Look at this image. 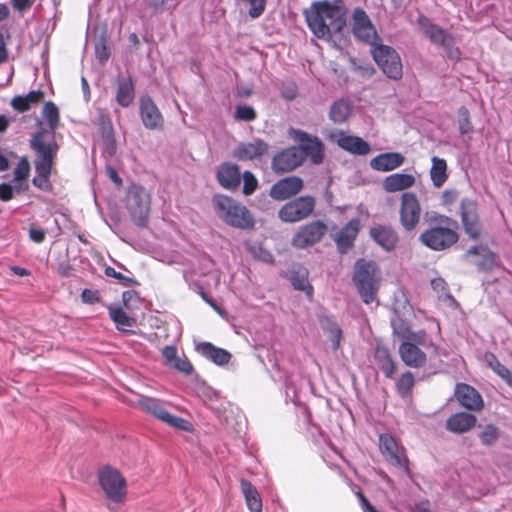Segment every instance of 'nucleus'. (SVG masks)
Instances as JSON below:
<instances>
[{
    "instance_id": "5fc2aeb1",
    "label": "nucleus",
    "mask_w": 512,
    "mask_h": 512,
    "mask_svg": "<svg viewBox=\"0 0 512 512\" xmlns=\"http://www.w3.org/2000/svg\"><path fill=\"white\" fill-rule=\"evenodd\" d=\"M243 1L250 6L249 10H248V15L252 19L259 18L265 11L267 0H243Z\"/></svg>"
},
{
    "instance_id": "13d9d810",
    "label": "nucleus",
    "mask_w": 512,
    "mask_h": 512,
    "mask_svg": "<svg viewBox=\"0 0 512 512\" xmlns=\"http://www.w3.org/2000/svg\"><path fill=\"white\" fill-rule=\"evenodd\" d=\"M171 367L184 374H191L193 372V365L187 358H177Z\"/></svg>"
},
{
    "instance_id": "9b49d317",
    "label": "nucleus",
    "mask_w": 512,
    "mask_h": 512,
    "mask_svg": "<svg viewBox=\"0 0 512 512\" xmlns=\"http://www.w3.org/2000/svg\"><path fill=\"white\" fill-rule=\"evenodd\" d=\"M43 131H38L32 135L30 147L36 154L35 170L42 174L52 170L54 159L58 152V144L55 141L45 142L43 140Z\"/></svg>"
},
{
    "instance_id": "f3484780",
    "label": "nucleus",
    "mask_w": 512,
    "mask_h": 512,
    "mask_svg": "<svg viewBox=\"0 0 512 512\" xmlns=\"http://www.w3.org/2000/svg\"><path fill=\"white\" fill-rule=\"evenodd\" d=\"M296 134L298 149H301L303 161L309 158L313 164H320L324 159V144L316 137L301 130H293Z\"/></svg>"
},
{
    "instance_id": "09e8293b",
    "label": "nucleus",
    "mask_w": 512,
    "mask_h": 512,
    "mask_svg": "<svg viewBox=\"0 0 512 512\" xmlns=\"http://www.w3.org/2000/svg\"><path fill=\"white\" fill-rule=\"evenodd\" d=\"M425 221L428 223L429 227L431 226H441L445 224H453L456 220L442 215L436 211L426 212L425 213Z\"/></svg>"
},
{
    "instance_id": "8fccbe9b",
    "label": "nucleus",
    "mask_w": 512,
    "mask_h": 512,
    "mask_svg": "<svg viewBox=\"0 0 512 512\" xmlns=\"http://www.w3.org/2000/svg\"><path fill=\"white\" fill-rule=\"evenodd\" d=\"M105 275L117 279L125 287L138 285V282L135 278L125 276L122 273L117 272L113 267L110 266L105 268Z\"/></svg>"
},
{
    "instance_id": "72a5a7b5",
    "label": "nucleus",
    "mask_w": 512,
    "mask_h": 512,
    "mask_svg": "<svg viewBox=\"0 0 512 512\" xmlns=\"http://www.w3.org/2000/svg\"><path fill=\"white\" fill-rule=\"evenodd\" d=\"M290 282L295 290L305 292L306 296L311 299L313 296V287L308 280V271L304 267L292 269L290 273Z\"/></svg>"
},
{
    "instance_id": "ea45409f",
    "label": "nucleus",
    "mask_w": 512,
    "mask_h": 512,
    "mask_svg": "<svg viewBox=\"0 0 512 512\" xmlns=\"http://www.w3.org/2000/svg\"><path fill=\"white\" fill-rule=\"evenodd\" d=\"M414 385L415 378L413 373L406 371L396 382V391L401 398L405 399L411 396Z\"/></svg>"
},
{
    "instance_id": "338daca9",
    "label": "nucleus",
    "mask_w": 512,
    "mask_h": 512,
    "mask_svg": "<svg viewBox=\"0 0 512 512\" xmlns=\"http://www.w3.org/2000/svg\"><path fill=\"white\" fill-rule=\"evenodd\" d=\"M163 357L167 361V363L171 366V364L178 358L177 349L175 346H166L162 351Z\"/></svg>"
},
{
    "instance_id": "7c9ffc66",
    "label": "nucleus",
    "mask_w": 512,
    "mask_h": 512,
    "mask_svg": "<svg viewBox=\"0 0 512 512\" xmlns=\"http://www.w3.org/2000/svg\"><path fill=\"white\" fill-rule=\"evenodd\" d=\"M401 308L396 303L393 306V316L390 319L393 335L397 337L401 342L407 341L411 332L409 322L404 319L401 315Z\"/></svg>"
},
{
    "instance_id": "864d4df0",
    "label": "nucleus",
    "mask_w": 512,
    "mask_h": 512,
    "mask_svg": "<svg viewBox=\"0 0 512 512\" xmlns=\"http://www.w3.org/2000/svg\"><path fill=\"white\" fill-rule=\"evenodd\" d=\"M95 55L101 64H105L110 57V49L106 39L101 37L95 44Z\"/></svg>"
},
{
    "instance_id": "0e129e2a",
    "label": "nucleus",
    "mask_w": 512,
    "mask_h": 512,
    "mask_svg": "<svg viewBox=\"0 0 512 512\" xmlns=\"http://www.w3.org/2000/svg\"><path fill=\"white\" fill-rule=\"evenodd\" d=\"M11 106L19 112H26L31 109L27 100L22 95H17L11 100Z\"/></svg>"
},
{
    "instance_id": "aec40b11",
    "label": "nucleus",
    "mask_w": 512,
    "mask_h": 512,
    "mask_svg": "<svg viewBox=\"0 0 512 512\" xmlns=\"http://www.w3.org/2000/svg\"><path fill=\"white\" fill-rule=\"evenodd\" d=\"M270 145L261 138L251 142H241L232 151V156L238 161L259 160L269 152Z\"/></svg>"
},
{
    "instance_id": "79ce46f5",
    "label": "nucleus",
    "mask_w": 512,
    "mask_h": 512,
    "mask_svg": "<svg viewBox=\"0 0 512 512\" xmlns=\"http://www.w3.org/2000/svg\"><path fill=\"white\" fill-rule=\"evenodd\" d=\"M478 437L482 445L489 447L498 441L500 430L496 425L489 423L484 426Z\"/></svg>"
},
{
    "instance_id": "052dcab7",
    "label": "nucleus",
    "mask_w": 512,
    "mask_h": 512,
    "mask_svg": "<svg viewBox=\"0 0 512 512\" xmlns=\"http://www.w3.org/2000/svg\"><path fill=\"white\" fill-rule=\"evenodd\" d=\"M407 341L415 343L417 346L422 345L426 347L428 345L427 334L424 330L415 332L411 330L409 337H407Z\"/></svg>"
},
{
    "instance_id": "37998d69",
    "label": "nucleus",
    "mask_w": 512,
    "mask_h": 512,
    "mask_svg": "<svg viewBox=\"0 0 512 512\" xmlns=\"http://www.w3.org/2000/svg\"><path fill=\"white\" fill-rule=\"evenodd\" d=\"M43 117L45 118L51 132L53 133L59 124V110L53 102H46L43 107Z\"/></svg>"
},
{
    "instance_id": "680f3d73",
    "label": "nucleus",
    "mask_w": 512,
    "mask_h": 512,
    "mask_svg": "<svg viewBox=\"0 0 512 512\" xmlns=\"http://www.w3.org/2000/svg\"><path fill=\"white\" fill-rule=\"evenodd\" d=\"M370 144L359 136H354V155H366L369 153Z\"/></svg>"
},
{
    "instance_id": "cd10ccee",
    "label": "nucleus",
    "mask_w": 512,
    "mask_h": 512,
    "mask_svg": "<svg viewBox=\"0 0 512 512\" xmlns=\"http://www.w3.org/2000/svg\"><path fill=\"white\" fill-rule=\"evenodd\" d=\"M477 423V418L468 412H458L451 415L446 421L449 431L457 434L471 430Z\"/></svg>"
},
{
    "instance_id": "c9c22d12",
    "label": "nucleus",
    "mask_w": 512,
    "mask_h": 512,
    "mask_svg": "<svg viewBox=\"0 0 512 512\" xmlns=\"http://www.w3.org/2000/svg\"><path fill=\"white\" fill-rule=\"evenodd\" d=\"M352 220H349L341 230L332 231L331 237L334 239L338 251L343 254L352 248Z\"/></svg>"
},
{
    "instance_id": "a19ab883",
    "label": "nucleus",
    "mask_w": 512,
    "mask_h": 512,
    "mask_svg": "<svg viewBox=\"0 0 512 512\" xmlns=\"http://www.w3.org/2000/svg\"><path fill=\"white\" fill-rule=\"evenodd\" d=\"M245 248L256 260L265 263H272L274 261L273 255L257 242L247 241L245 242Z\"/></svg>"
},
{
    "instance_id": "3c124183",
    "label": "nucleus",
    "mask_w": 512,
    "mask_h": 512,
    "mask_svg": "<svg viewBox=\"0 0 512 512\" xmlns=\"http://www.w3.org/2000/svg\"><path fill=\"white\" fill-rule=\"evenodd\" d=\"M243 178V194L246 196L252 195L258 187V180L255 175L250 171H245L242 175Z\"/></svg>"
},
{
    "instance_id": "39448f33",
    "label": "nucleus",
    "mask_w": 512,
    "mask_h": 512,
    "mask_svg": "<svg viewBox=\"0 0 512 512\" xmlns=\"http://www.w3.org/2000/svg\"><path fill=\"white\" fill-rule=\"evenodd\" d=\"M97 480L108 500L116 504L124 502L128 492L127 481L117 468L104 465L98 470Z\"/></svg>"
},
{
    "instance_id": "f03ea898",
    "label": "nucleus",
    "mask_w": 512,
    "mask_h": 512,
    "mask_svg": "<svg viewBox=\"0 0 512 512\" xmlns=\"http://www.w3.org/2000/svg\"><path fill=\"white\" fill-rule=\"evenodd\" d=\"M212 204L216 215L226 225L240 230L254 229V216L250 210L238 200L218 194L213 197Z\"/></svg>"
},
{
    "instance_id": "9d476101",
    "label": "nucleus",
    "mask_w": 512,
    "mask_h": 512,
    "mask_svg": "<svg viewBox=\"0 0 512 512\" xmlns=\"http://www.w3.org/2000/svg\"><path fill=\"white\" fill-rule=\"evenodd\" d=\"M379 449L385 461L405 474H410L406 449L390 433L379 435Z\"/></svg>"
},
{
    "instance_id": "2f4dec72",
    "label": "nucleus",
    "mask_w": 512,
    "mask_h": 512,
    "mask_svg": "<svg viewBox=\"0 0 512 512\" xmlns=\"http://www.w3.org/2000/svg\"><path fill=\"white\" fill-rule=\"evenodd\" d=\"M240 485L250 512H262V500L255 486L246 479H241Z\"/></svg>"
},
{
    "instance_id": "a211bd4d",
    "label": "nucleus",
    "mask_w": 512,
    "mask_h": 512,
    "mask_svg": "<svg viewBox=\"0 0 512 512\" xmlns=\"http://www.w3.org/2000/svg\"><path fill=\"white\" fill-rule=\"evenodd\" d=\"M139 114L146 129L161 130L164 117L151 96L143 95L139 100Z\"/></svg>"
},
{
    "instance_id": "dca6fc26",
    "label": "nucleus",
    "mask_w": 512,
    "mask_h": 512,
    "mask_svg": "<svg viewBox=\"0 0 512 512\" xmlns=\"http://www.w3.org/2000/svg\"><path fill=\"white\" fill-rule=\"evenodd\" d=\"M460 217L464 232L471 240H478L483 226L478 214L477 203L473 199L463 198L460 203Z\"/></svg>"
},
{
    "instance_id": "a18cd8bd",
    "label": "nucleus",
    "mask_w": 512,
    "mask_h": 512,
    "mask_svg": "<svg viewBox=\"0 0 512 512\" xmlns=\"http://www.w3.org/2000/svg\"><path fill=\"white\" fill-rule=\"evenodd\" d=\"M458 129L461 135L472 132L473 126L470 121V112L466 106H461L458 109Z\"/></svg>"
},
{
    "instance_id": "20e7f679",
    "label": "nucleus",
    "mask_w": 512,
    "mask_h": 512,
    "mask_svg": "<svg viewBox=\"0 0 512 512\" xmlns=\"http://www.w3.org/2000/svg\"><path fill=\"white\" fill-rule=\"evenodd\" d=\"M416 23L432 44L444 49L449 60L457 62L461 59V50L456 46L452 33L441 28L431 18L423 14L418 15Z\"/></svg>"
},
{
    "instance_id": "6e6552de",
    "label": "nucleus",
    "mask_w": 512,
    "mask_h": 512,
    "mask_svg": "<svg viewBox=\"0 0 512 512\" xmlns=\"http://www.w3.org/2000/svg\"><path fill=\"white\" fill-rule=\"evenodd\" d=\"M137 405L142 411L152 415L154 418L169 425L170 427L183 431H190L191 424L182 417L172 415L166 409L165 403L160 399L140 396L137 401Z\"/></svg>"
},
{
    "instance_id": "49530a36",
    "label": "nucleus",
    "mask_w": 512,
    "mask_h": 512,
    "mask_svg": "<svg viewBox=\"0 0 512 512\" xmlns=\"http://www.w3.org/2000/svg\"><path fill=\"white\" fill-rule=\"evenodd\" d=\"M484 360L489 368H491L499 377L503 378L508 374L509 369L504 366L492 352H485Z\"/></svg>"
},
{
    "instance_id": "4468645a",
    "label": "nucleus",
    "mask_w": 512,
    "mask_h": 512,
    "mask_svg": "<svg viewBox=\"0 0 512 512\" xmlns=\"http://www.w3.org/2000/svg\"><path fill=\"white\" fill-rule=\"evenodd\" d=\"M422 209L415 193L404 192L401 195L399 220L407 232L414 230L420 222Z\"/></svg>"
},
{
    "instance_id": "bf43d9fd",
    "label": "nucleus",
    "mask_w": 512,
    "mask_h": 512,
    "mask_svg": "<svg viewBox=\"0 0 512 512\" xmlns=\"http://www.w3.org/2000/svg\"><path fill=\"white\" fill-rule=\"evenodd\" d=\"M81 299L83 303L86 304H95L100 302V292L98 290H92V289H84L81 293Z\"/></svg>"
},
{
    "instance_id": "6ab92c4d",
    "label": "nucleus",
    "mask_w": 512,
    "mask_h": 512,
    "mask_svg": "<svg viewBox=\"0 0 512 512\" xmlns=\"http://www.w3.org/2000/svg\"><path fill=\"white\" fill-rule=\"evenodd\" d=\"M369 237L385 252H392L399 243V234L390 224H375L369 228Z\"/></svg>"
},
{
    "instance_id": "6e6d98bb",
    "label": "nucleus",
    "mask_w": 512,
    "mask_h": 512,
    "mask_svg": "<svg viewBox=\"0 0 512 512\" xmlns=\"http://www.w3.org/2000/svg\"><path fill=\"white\" fill-rule=\"evenodd\" d=\"M280 96L287 101L294 100L298 96V87L296 83H283L280 87Z\"/></svg>"
},
{
    "instance_id": "1a4fd4ad",
    "label": "nucleus",
    "mask_w": 512,
    "mask_h": 512,
    "mask_svg": "<svg viewBox=\"0 0 512 512\" xmlns=\"http://www.w3.org/2000/svg\"><path fill=\"white\" fill-rule=\"evenodd\" d=\"M370 52L378 67L388 78L398 80L402 77L401 58L393 47L380 43L371 48Z\"/></svg>"
},
{
    "instance_id": "473e14b6",
    "label": "nucleus",
    "mask_w": 512,
    "mask_h": 512,
    "mask_svg": "<svg viewBox=\"0 0 512 512\" xmlns=\"http://www.w3.org/2000/svg\"><path fill=\"white\" fill-rule=\"evenodd\" d=\"M135 98V84L129 76L126 79L119 80L116 90V101L122 107H128Z\"/></svg>"
},
{
    "instance_id": "a878e982",
    "label": "nucleus",
    "mask_w": 512,
    "mask_h": 512,
    "mask_svg": "<svg viewBox=\"0 0 512 512\" xmlns=\"http://www.w3.org/2000/svg\"><path fill=\"white\" fill-rule=\"evenodd\" d=\"M403 363L412 368H420L426 363V354L415 343L403 341L399 346Z\"/></svg>"
},
{
    "instance_id": "f8f14e48",
    "label": "nucleus",
    "mask_w": 512,
    "mask_h": 512,
    "mask_svg": "<svg viewBox=\"0 0 512 512\" xmlns=\"http://www.w3.org/2000/svg\"><path fill=\"white\" fill-rule=\"evenodd\" d=\"M315 198L300 196L286 202L278 211L279 219L284 223H296L308 218L315 208Z\"/></svg>"
},
{
    "instance_id": "69168bd1",
    "label": "nucleus",
    "mask_w": 512,
    "mask_h": 512,
    "mask_svg": "<svg viewBox=\"0 0 512 512\" xmlns=\"http://www.w3.org/2000/svg\"><path fill=\"white\" fill-rule=\"evenodd\" d=\"M14 188L9 183L0 184V200L7 202L10 201L14 196Z\"/></svg>"
},
{
    "instance_id": "774afa93",
    "label": "nucleus",
    "mask_w": 512,
    "mask_h": 512,
    "mask_svg": "<svg viewBox=\"0 0 512 512\" xmlns=\"http://www.w3.org/2000/svg\"><path fill=\"white\" fill-rule=\"evenodd\" d=\"M23 96L27 100V103L29 104V106L32 107L33 105L37 104L41 100V98L43 96V92L40 90H32L28 94L23 95Z\"/></svg>"
},
{
    "instance_id": "c85d7f7f",
    "label": "nucleus",
    "mask_w": 512,
    "mask_h": 512,
    "mask_svg": "<svg viewBox=\"0 0 512 512\" xmlns=\"http://www.w3.org/2000/svg\"><path fill=\"white\" fill-rule=\"evenodd\" d=\"M374 360L378 368L387 378H392L395 374L396 364L387 347L377 345L374 350Z\"/></svg>"
},
{
    "instance_id": "f704fd0d",
    "label": "nucleus",
    "mask_w": 512,
    "mask_h": 512,
    "mask_svg": "<svg viewBox=\"0 0 512 512\" xmlns=\"http://www.w3.org/2000/svg\"><path fill=\"white\" fill-rule=\"evenodd\" d=\"M319 323L322 330L329 335L334 350L340 345L342 331L331 315H322L319 317Z\"/></svg>"
},
{
    "instance_id": "bb28decb",
    "label": "nucleus",
    "mask_w": 512,
    "mask_h": 512,
    "mask_svg": "<svg viewBox=\"0 0 512 512\" xmlns=\"http://www.w3.org/2000/svg\"><path fill=\"white\" fill-rule=\"evenodd\" d=\"M405 157L400 152L380 153L370 160V167L375 171L388 172L400 167Z\"/></svg>"
},
{
    "instance_id": "c756f323",
    "label": "nucleus",
    "mask_w": 512,
    "mask_h": 512,
    "mask_svg": "<svg viewBox=\"0 0 512 512\" xmlns=\"http://www.w3.org/2000/svg\"><path fill=\"white\" fill-rule=\"evenodd\" d=\"M415 183V177L407 173H394L383 180V188L387 192H396L410 188Z\"/></svg>"
},
{
    "instance_id": "4c0bfd02",
    "label": "nucleus",
    "mask_w": 512,
    "mask_h": 512,
    "mask_svg": "<svg viewBox=\"0 0 512 512\" xmlns=\"http://www.w3.org/2000/svg\"><path fill=\"white\" fill-rule=\"evenodd\" d=\"M430 178L433 185L437 188L441 187L447 180V163L443 158L437 156L432 157V166L430 169Z\"/></svg>"
},
{
    "instance_id": "423d86ee",
    "label": "nucleus",
    "mask_w": 512,
    "mask_h": 512,
    "mask_svg": "<svg viewBox=\"0 0 512 512\" xmlns=\"http://www.w3.org/2000/svg\"><path fill=\"white\" fill-rule=\"evenodd\" d=\"M458 222L441 226H431L423 231L419 240L433 251H443L453 246L459 240Z\"/></svg>"
},
{
    "instance_id": "2eb2a0df",
    "label": "nucleus",
    "mask_w": 512,
    "mask_h": 512,
    "mask_svg": "<svg viewBox=\"0 0 512 512\" xmlns=\"http://www.w3.org/2000/svg\"><path fill=\"white\" fill-rule=\"evenodd\" d=\"M327 232V225L321 220H314L298 228L291 243L297 249H306L318 243Z\"/></svg>"
},
{
    "instance_id": "58836bf2",
    "label": "nucleus",
    "mask_w": 512,
    "mask_h": 512,
    "mask_svg": "<svg viewBox=\"0 0 512 512\" xmlns=\"http://www.w3.org/2000/svg\"><path fill=\"white\" fill-rule=\"evenodd\" d=\"M109 316L120 331H125L123 327H132L135 325V319L128 316L121 306H109Z\"/></svg>"
},
{
    "instance_id": "4d7b16f0",
    "label": "nucleus",
    "mask_w": 512,
    "mask_h": 512,
    "mask_svg": "<svg viewBox=\"0 0 512 512\" xmlns=\"http://www.w3.org/2000/svg\"><path fill=\"white\" fill-rule=\"evenodd\" d=\"M36 175L32 179V183L37 188L47 191L50 188L49 178L51 175V171H47L45 174H42L39 170H35Z\"/></svg>"
},
{
    "instance_id": "ddd939ff",
    "label": "nucleus",
    "mask_w": 512,
    "mask_h": 512,
    "mask_svg": "<svg viewBox=\"0 0 512 512\" xmlns=\"http://www.w3.org/2000/svg\"><path fill=\"white\" fill-rule=\"evenodd\" d=\"M354 38L358 41L374 48L382 43L375 25L362 8H354Z\"/></svg>"
},
{
    "instance_id": "393cba45",
    "label": "nucleus",
    "mask_w": 512,
    "mask_h": 512,
    "mask_svg": "<svg viewBox=\"0 0 512 512\" xmlns=\"http://www.w3.org/2000/svg\"><path fill=\"white\" fill-rule=\"evenodd\" d=\"M219 184L228 190H235L241 183L239 166L231 162H224L219 165L216 173Z\"/></svg>"
},
{
    "instance_id": "de8ad7c7",
    "label": "nucleus",
    "mask_w": 512,
    "mask_h": 512,
    "mask_svg": "<svg viewBox=\"0 0 512 512\" xmlns=\"http://www.w3.org/2000/svg\"><path fill=\"white\" fill-rule=\"evenodd\" d=\"M495 261V253L486 248L485 251L481 253V259L478 262H476L475 265L477 266V269L479 271L488 272L493 269Z\"/></svg>"
},
{
    "instance_id": "412c9836",
    "label": "nucleus",
    "mask_w": 512,
    "mask_h": 512,
    "mask_svg": "<svg viewBox=\"0 0 512 512\" xmlns=\"http://www.w3.org/2000/svg\"><path fill=\"white\" fill-rule=\"evenodd\" d=\"M303 163L301 149L291 146L278 152L272 159V169L276 173L290 172Z\"/></svg>"
},
{
    "instance_id": "4be33fe9",
    "label": "nucleus",
    "mask_w": 512,
    "mask_h": 512,
    "mask_svg": "<svg viewBox=\"0 0 512 512\" xmlns=\"http://www.w3.org/2000/svg\"><path fill=\"white\" fill-rule=\"evenodd\" d=\"M303 188V180L298 176H288L275 182L269 195L276 201H283L298 194Z\"/></svg>"
},
{
    "instance_id": "603ef678",
    "label": "nucleus",
    "mask_w": 512,
    "mask_h": 512,
    "mask_svg": "<svg viewBox=\"0 0 512 512\" xmlns=\"http://www.w3.org/2000/svg\"><path fill=\"white\" fill-rule=\"evenodd\" d=\"M29 172H30V165H29V162L26 158H22L15 170H14V178H13V182H21V181H26L28 176H29Z\"/></svg>"
},
{
    "instance_id": "c03bdc74",
    "label": "nucleus",
    "mask_w": 512,
    "mask_h": 512,
    "mask_svg": "<svg viewBox=\"0 0 512 512\" xmlns=\"http://www.w3.org/2000/svg\"><path fill=\"white\" fill-rule=\"evenodd\" d=\"M257 118L255 109L246 104H238L235 107L234 119L237 121L252 122Z\"/></svg>"
},
{
    "instance_id": "e433bc0d",
    "label": "nucleus",
    "mask_w": 512,
    "mask_h": 512,
    "mask_svg": "<svg viewBox=\"0 0 512 512\" xmlns=\"http://www.w3.org/2000/svg\"><path fill=\"white\" fill-rule=\"evenodd\" d=\"M352 113V102L349 98H343L335 101L329 112L330 119L334 123H343Z\"/></svg>"
},
{
    "instance_id": "b1692460",
    "label": "nucleus",
    "mask_w": 512,
    "mask_h": 512,
    "mask_svg": "<svg viewBox=\"0 0 512 512\" xmlns=\"http://www.w3.org/2000/svg\"><path fill=\"white\" fill-rule=\"evenodd\" d=\"M454 394L460 405L468 410L477 411L483 408L484 403L480 393L471 385L458 383Z\"/></svg>"
},
{
    "instance_id": "f257e3e1",
    "label": "nucleus",
    "mask_w": 512,
    "mask_h": 512,
    "mask_svg": "<svg viewBox=\"0 0 512 512\" xmlns=\"http://www.w3.org/2000/svg\"><path fill=\"white\" fill-rule=\"evenodd\" d=\"M303 14L316 38L331 41L338 50L348 52L350 38L343 33L347 27L348 8L343 0L314 1Z\"/></svg>"
},
{
    "instance_id": "7ed1b4c3",
    "label": "nucleus",
    "mask_w": 512,
    "mask_h": 512,
    "mask_svg": "<svg viewBox=\"0 0 512 512\" xmlns=\"http://www.w3.org/2000/svg\"><path fill=\"white\" fill-rule=\"evenodd\" d=\"M354 282L357 291L365 304H370L376 300L380 286L381 273L378 264L375 261L358 259L354 265Z\"/></svg>"
},
{
    "instance_id": "5701e85b",
    "label": "nucleus",
    "mask_w": 512,
    "mask_h": 512,
    "mask_svg": "<svg viewBox=\"0 0 512 512\" xmlns=\"http://www.w3.org/2000/svg\"><path fill=\"white\" fill-rule=\"evenodd\" d=\"M195 350L203 358L220 367H224L232 359V354L228 350L217 347L207 341L196 343Z\"/></svg>"
},
{
    "instance_id": "e2e57ef3",
    "label": "nucleus",
    "mask_w": 512,
    "mask_h": 512,
    "mask_svg": "<svg viewBox=\"0 0 512 512\" xmlns=\"http://www.w3.org/2000/svg\"><path fill=\"white\" fill-rule=\"evenodd\" d=\"M46 231L40 227L31 226L29 229V238L32 242L40 244L44 242Z\"/></svg>"
},
{
    "instance_id": "0eeeda50",
    "label": "nucleus",
    "mask_w": 512,
    "mask_h": 512,
    "mask_svg": "<svg viewBox=\"0 0 512 512\" xmlns=\"http://www.w3.org/2000/svg\"><path fill=\"white\" fill-rule=\"evenodd\" d=\"M126 208L134 224L145 227L150 213V195L141 185L129 187L126 196Z\"/></svg>"
}]
</instances>
